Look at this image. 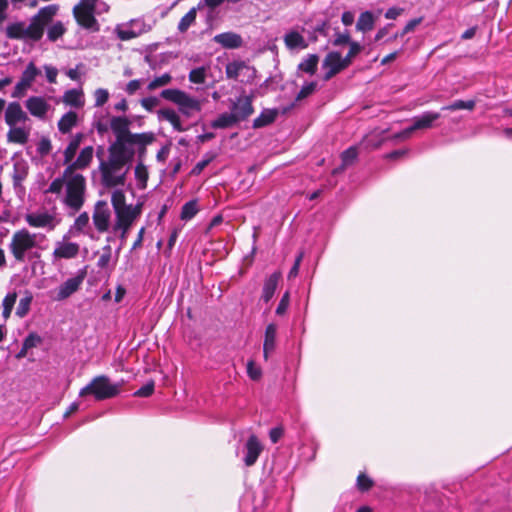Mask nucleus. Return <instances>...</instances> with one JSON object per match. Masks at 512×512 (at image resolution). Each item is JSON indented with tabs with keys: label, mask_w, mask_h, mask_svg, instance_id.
I'll list each match as a JSON object with an SVG mask.
<instances>
[{
	"label": "nucleus",
	"mask_w": 512,
	"mask_h": 512,
	"mask_svg": "<svg viewBox=\"0 0 512 512\" xmlns=\"http://www.w3.org/2000/svg\"><path fill=\"white\" fill-rule=\"evenodd\" d=\"M189 81L195 84H203L206 79V68L197 67L189 72Z\"/></svg>",
	"instance_id": "8fccbe9b"
},
{
	"label": "nucleus",
	"mask_w": 512,
	"mask_h": 512,
	"mask_svg": "<svg viewBox=\"0 0 512 512\" xmlns=\"http://www.w3.org/2000/svg\"><path fill=\"white\" fill-rule=\"evenodd\" d=\"M28 164L24 160H17L13 164L12 179L14 188L17 189L22 186V182L28 176Z\"/></svg>",
	"instance_id": "c85d7f7f"
},
{
	"label": "nucleus",
	"mask_w": 512,
	"mask_h": 512,
	"mask_svg": "<svg viewBox=\"0 0 512 512\" xmlns=\"http://www.w3.org/2000/svg\"><path fill=\"white\" fill-rule=\"evenodd\" d=\"M285 46L289 50L306 49L308 43L303 35L297 30L288 31L283 37Z\"/></svg>",
	"instance_id": "bb28decb"
},
{
	"label": "nucleus",
	"mask_w": 512,
	"mask_h": 512,
	"mask_svg": "<svg viewBox=\"0 0 512 512\" xmlns=\"http://www.w3.org/2000/svg\"><path fill=\"white\" fill-rule=\"evenodd\" d=\"M66 29L62 22L58 21L53 23L47 31V37L50 41H56L59 39L64 33Z\"/></svg>",
	"instance_id": "09e8293b"
},
{
	"label": "nucleus",
	"mask_w": 512,
	"mask_h": 512,
	"mask_svg": "<svg viewBox=\"0 0 512 512\" xmlns=\"http://www.w3.org/2000/svg\"><path fill=\"white\" fill-rule=\"evenodd\" d=\"M255 70L244 61H232L226 65L225 73L228 79L237 80L242 74L249 73L248 77L253 74Z\"/></svg>",
	"instance_id": "b1692460"
},
{
	"label": "nucleus",
	"mask_w": 512,
	"mask_h": 512,
	"mask_svg": "<svg viewBox=\"0 0 512 512\" xmlns=\"http://www.w3.org/2000/svg\"><path fill=\"white\" fill-rule=\"evenodd\" d=\"M98 170L101 184L106 188H116L125 185L129 167L128 164L109 155L106 160H100Z\"/></svg>",
	"instance_id": "20e7f679"
},
{
	"label": "nucleus",
	"mask_w": 512,
	"mask_h": 512,
	"mask_svg": "<svg viewBox=\"0 0 512 512\" xmlns=\"http://www.w3.org/2000/svg\"><path fill=\"white\" fill-rule=\"evenodd\" d=\"M475 105H476L475 100H467V101L456 100L449 105L443 106L441 109L447 110V111H456V110H461V109H467V110L471 111L475 108Z\"/></svg>",
	"instance_id": "49530a36"
},
{
	"label": "nucleus",
	"mask_w": 512,
	"mask_h": 512,
	"mask_svg": "<svg viewBox=\"0 0 512 512\" xmlns=\"http://www.w3.org/2000/svg\"><path fill=\"white\" fill-rule=\"evenodd\" d=\"M134 174L138 187L140 189H145L148 181V171L142 162H139L135 166Z\"/></svg>",
	"instance_id": "a18cd8bd"
},
{
	"label": "nucleus",
	"mask_w": 512,
	"mask_h": 512,
	"mask_svg": "<svg viewBox=\"0 0 512 512\" xmlns=\"http://www.w3.org/2000/svg\"><path fill=\"white\" fill-rule=\"evenodd\" d=\"M32 300L33 296L31 292L26 291L25 296L20 299L18 306L16 308V315L18 317L23 318L28 314Z\"/></svg>",
	"instance_id": "37998d69"
},
{
	"label": "nucleus",
	"mask_w": 512,
	"mask_h": 512,
	"mask_svg": "<svg viewBox=\"0 0 512 512\" xmlns=\"http://www.w3.org/2000/svg\"><path fill=\"white\" fill-rule=\"evenodd\" d=\"M65 197L64 204L73 211H79L85 201L86 180L83 175L79 173H70L65 175Z\"/></svg>",
	"instance_id": "39448f33"
},
{
	"label": "nucleus",
	"mask_w": 512,
	"mask_h": 512,
	"mask_svg": "<svg viewBox=\"0 0 512 512\" xmlns=\"http://www.w3.org/2000/svg\"><path fill=\"white\" fill-rule=\"evenodd\" d=\"M161 97L178 106L179 112L186 117H192L202 109L201 101L190 96L185 91L176 88L164 89Z\"/></svg>",
	"instance_id": "0eeeda50"
},
{
	"label": "nucleus",
	"mask_w": 512,
	"mask_h": 512,
	"mask_svg": "<svg viewBox=\"0 0 512 512\" xmlns=\"http://www.w3.org/2000/svg\"><path fill=\"white\" fill-rule=\"evenodd\" d=\"M76 123H77L76 112L68 111L58 121V129L61 133L66 134L71 131V129L76 125Z\"/></svg>",
	"instance_id": "7c9ffc66"
},
{
	"label": "nucleus",
	"mask_w": 512,
	"mask_h": 512,
	"mask_svg": "<svg viewBox=\"0 0 512 512\" xmlns=\"http://www.w3.org/2000/svg\"><path fill=\"white\" fill-rule=\"evenodd\" d=\"M254 112L252 98L247 95H241L235 100H231L230 113L238 122L246 120Z\"/></svg>",
	"instance_id": "4468645a"
},
{
	"label": "nucleus",
	"mask_w": 512,
	"mask_h": 512,
	"mask_svg": "<svg viewBox=\"0 0 512 512\" xmlns=\"http://www.w3.org/2000/svg\"><path fill=\"white\" fill-rule=\"evenodd\" d=\"M327 30H328V21L327 20H320L316 23L315 26L309 28V29H306V28H302V31L303 32H307L308 35H309V38L312 40V41H316L317 38H318V34L320 35H323V36H326L327 35Z\"/></svg>",
	"instance_id": "4c0bfd02"
},
{
	"label": "nucleus",
	"mask_w": 512,
	"mask_h": 512,
	"mask_svg": "<svg viewBox=\"0 0 512 512\" xmlns=\"http://www.w3.org/2000/svg\"><path fill=\"white\" fill-rule=\"evenodd\" d=\"M172 81V76L170 73H164L162 74L161 76H157L155 77L153 80H151L148 85H147V89L149 91H153V90H156L160 87H163V86H166L168 84H170Z\"/></svg>",
	"instance_id": "de8ad7c7"
},
{
	"label": "nucleus",
	"mask_w": 512,
	"mask_h": 512,
	"mask_svg": "<svg viewBox=\"0 0 512 512\" xmlns=\"http://www.w3.org/2000/svg\"><path fill=\"white\" fill-rule=\"evenodd\" d=\"M81 140H82V134H77L73 137V139L69 142V144L65 148L64 162L66 164L70 163L74 159L76 152L79 148V145L81 143Z\"/></svg>",
	"instance_id": "e433bc0d"
},
{
	"label": "nucleus",
	"mask_w": 512,
	"mask_h": 512,
	"mask_svg": "<svg viewBox=\"0 0 512 512\" xmlns=\"http://www.w3.org/2000/svg\"><path fill=\"white\" fill-rule=\"evenodd\" d=\"M62 102L74 108H81L84 103V94L81 89H69L64 92Z\"/></svg>",
	"instance_id": "c756f323"
},
{
	"label": "nucleus",
	"mask_w": 512,
	"mask_h": 512,
	"mask_svg": "<svg viewBox=\"0 0 512 512\" xmlns=\"http://www.w3.org/2000/svg\"><path fill=\"white\" fill-rule=\"evenodd\" d=\"M142 80L141 79H134L127 83L125 87V92L128 95H133L136 93V91L141 87Z\"/></svg>",
	"instance_id": "774afa93"
},
{
	"label": "nucleus",
	"mask_w": 512,
	"mask_h": 512,
	"mask_svg": "<svg viewBox=\"0 0 512 512\" xmlns=\"http://www.w3.org/2000/svg\"><path fill=\"white\" fill-rule=\"evenodd\" d=\"M25 107L30 115L44 120L50 109V104L41 96H31L25 101Z\"/></svg>",
	"instance_id": "aec40b11"
},
{
	"label": "nucleus",
	"mask_w": 512,
	"mask_h": 512,
	"mask_svg": "<svg viewBox=\"0 0 512 512\" xmlns=\"http://www.w3.org/2000/svg\"><path fill=\"white\" fill-rule=\"evenodd\" d=\"M277 111L275 110H264L261 114L253 120L254 128H262L271 123L276 119Z\"/></svg>",
	"instance_id": "c9c22d12"
},
{
	"label": "nucleus",
	"mask_w": 512,
	"mask_h": 512,
	"mask_svg": "<svg viewBox=\"0 0 512 512\" xmlns=\"http://www.w3.org/2000/svg\"><path fill=\"white\" fill-rule=\"evenodd\" d=\"M319 58L316 54H310L307 58L303 59V61L299 64L298 68L308 74H314Z\"/></svg>",
	"instance_id": "c03bdc74"
},
{
	"label": "nucleus",
	"mask_w": 512,
	"mask_h": 512,
	"mask_svg": "<svg viewBox=\"0 0 512 512\" xmlns=\"http://www.w3.org/2000/svg\"><path fill=\"white\" fill-rule=\"evenodd\" d=\"M94 154V148L92 146H86L84 147L78 157L74 160L68 163V166L66 167L65 175H69L70 173H76L75 170L77 169H85L87 168L90 163L92 162Z\"/></svg>",
	"instance_id": "412c9836"
},
{
	"label": "nucleus",
	"mask_w": 512,
	"mask_h": 512,
	"mask_svg": "<svg viewBox=\"0 0 512 512\" xmlns=\"http://www.w3.org/2000/svg\"><path fill=\"white\" fill-rule=\"evenodd\" d=\"M214 42L226 49H237L242 46V37L234 32H224L214 36Z\"/></svg>",
	"instance_id": "5701e85b"
},
{
	"label": "nucleus",
	"mask_w": 512,
	"mask_h": 512,
	"mask_svg": "<svg viewBox=\"0 0 512 512\" xmlns=\"http://www.w3.org/2000/svg\"><path fill=\"white\" fill-rule=\"evenodd\" d=\"M112 262V247L106 244L102 247V252L97 260V267L99 269H107L110 267Z\"/></svg>",
	"instance_id": "58836bf2"
},
{
	"label": "nucleus",
	"mask_w": 512,
	"mask_h": 512,
	"mask_svg": "<svg viewBox=\"0 0 512 512\" xmlns=\"http://www.w3.org/2000/svg\"><path fill=\"white\" fill-rule=\"evenodd\" d=\"M150 30V26L143 19H132L128 23L116 27L117 37L122 41L131 40Z\"/></svg>",
	"instance_id": "9b49d317"
},
{
	"label": "nucleus",
	"mask_w": 512,
	"mask_h": 512,
	"mask_svg": "<svg viewBox=\"0 0 512 512\" xmlns=\"http://www.w3.org/2000/svg\"><path fill=\"white\" fill-rule=\"evenodd\" d=\"M247 374L252 380H259L261 378L262 371L261 368L251 360L247 363Z\"/></svg>",
	"instance_id": "680f3d73"
},
{
	"label": "nucleus",
	"mask_w": 512,
	"mask_h": 512,
	"mask_svg": "<svg viewBox=\"0 0 512 512\" xmlns=\"http://www.w3.org/2000/svg\"><path fill=\"white\" fill-rule=\"evenodd\" d=\"M375 24V18L370 11H365L360 14L357 23L356 28L359 31L367 32L373 29Z\"/></svg>",
	"instance_id": "f704fd0d"
},
{
	"label": "nucleus",
	"mask_w": 512,
	"mask_h": 512,
	"mask_svg": "<svg viewBox=\"0 0 512 512\" xmlns=\"http://www.w3.org/2000/svg\"><path fill=\"white\" fill-rule=\"evenodd\" d=\"M120 388L119 383H112L109 377L99 375L80 390L79 396L83 397L90 394L96 401H102L116 397L120 393Z\"/></svg>",
	"instance_id": "423d86ee"
},
{
	"label": "nucleus",
	"mask_w": 512,
	"mask_h": 512,
	"mask_svg": "<svg viewBox=\"0 0 512 512\" xmlns=\"http://www.w3.org/2000/svg\"><path fill=\"white\" fill-rule=\"evenodd\" d=\"M95 106L102 107L109 99V92L107 89L98 88L94 92Z\"/></svg>",
	"instance_id": "5fc2aeb1"
},
{
	"label": "nucleus",
	"mask_w": 512,
	"mask_h": 512,
	"mask_svg": "<svg viewBox=\"0 0 512 512\" xmlns=\"http://www.w3.org/2000/svg\"><path fill=\"white\" fill-rule=\"evenodd\" d=\"M158 117L161 120H165L169 122L173 129L178 132L185 131V127L182 125L180 116L178 113L172 108H162L158 111Z\"/></svg>",
	"instance_id": "cd10ccee"
},
{
	"label": "nucleus",
	"mask_w": 512,
	"mask_h": 512,
	"mask_svg": "<svg viewBox=\"0 0 512 512\" xmlns=\"http://www.w3.org/2000/svg\"><path fill=\"white\" fill-rule=\"evenodd\" d=\"M323 67L327 68L324 79L329 80L342 70L348 67L347 62L339 52H330L324 59Z\"/></svg>",
	"instance_id": "f3484780"
},
{
	"label": "nucleus",
	"mask_w": 512,
	"mask_h": 512,
	"mask_svg": "<svg viewBox=\"0 0 512 512\" xmlns=\"http://www.w3.org/2000/svg\"><path fill=\"white\" fill-rule=\"evenodd\" d=\"M4 120L8 127L23 124L30 121L27 113L22 109L19 102H10L4 111Z\"/></svg>",
	"instance_id": "2eb2a0df"
},
{
	"label": "nucleus",
	"mask_w": 512,
	"mask_h": 512,
	"mask_svg": "<svg viewBox=\"0 0 512 512\" xmlns=\"http://www.w3.org/2000/svg\"><path fill=\"white\" fill-rule=\"evenodd\" d=\"M58 5L51 4L41 8L38 13L33 16L29 24H25L24 41H39L44 33V29L51 21L52 17L57 13Z\"/></svg>",
	"instance_id": "6e6552de"
},
{
	"label": "nucleus",
	"mask_w": 512,
	"mask_h": 512,
	"mask_svg": "<svg viewBox=\"0 0 512 512\" xmlns=\"http://www.w3.org/2000/svg\"><path fill=\"white\" fill-rule=\"evenodd\" d=\"M40 70L36 67V65L33 62H30L24 71L22 72L20 81L29 88L33 84V82L36 80V77L40 75Z\"/></svg>",
	"instance_id": "72a5a7b5"
},
{
	"label": "nucleus",
	"mask_w": 512,
	"mask_h": 512,
	"mask_svg": "<svg viewBox=\"0 0 512 512\" xmlns=\"http://www.w3.org/2000/svg\"><path fill=\"white\" fill-rule=\"evenodd\" d=\"M99 0H80L73 8V15L77 23L90 30H98V24L95 19V7Z\"/></svg>",
	"instance_id": "1a4fd4ad"
},
{
	"label": "nucleus",
	"mask_w": 512,
	"mask_h": 512,
	"mask_svg": "<svg viewBox=\"0 0 512 512\" xmlns=\"http://www.w3.org/2000/svg\"><path fill=\"white\" fill-rule=\"evenodd\" d=\"M277 337V326L270 323L265 328L264 342H263V357L267 361L270 355L275 351Z\"/></svg>",
	"instance_id": "4be33fe9"
},
{
	"label": "nucleus",
	"mask_w": 512,
	"mask_h": 512,
	"mask_svg": "<svg viewBox=\"0 0 512 512\" xmlns=\"http://www.w3.org/2000/svg\"><path fill=\"white\" fill-rule=\"evenodd\" d=\"M216 157V154L213 152H208L204 155L203 159L200 160L192 169V173L194 175H199L204 168L209 165Z\"/></svg>",
	"instance_id": "3c124183"
},
{
	"label": "nucleus",
	"mask_w": 512,
	"mask_h": 512,
	"mask_svg": "<svg viewBox=\"0 0 512 512\" xmlns=\"http://www.w3.org/2000/svg\"><path fill=\"white\" fill-rule=\"evenodd\" d=\"M41 343V337L36 333H30L23 341L24 350H30Z\"/></svg>",
	"instance_id": "052dcab7"
},
{
	"label": "nucleus",
	"mask_w": 512,
	"mask_h": 512,
	"mask_svg": "<svg viewBox=\"0 0 512 512\" xmlns=\"http://www.w3.org/2000/svg\"><path fill=\"white\" fill-rule=\"evenodd\" d=\"M350 49L345 57L343 59L345 62H347V65L349 66L351 64L352 58L355 57L362 49L361 45L357 42H351Z\"/></svg>",
	"instance_id": "69168bd1"
},
{
	"label": "nucleus",
	"mask_w": 512,
	"mask_h": 512,
	"mask_svg": "<svg viewBox=\"0 0 512 512\" xmlns=\"http://www.w3.org/2000/svg\"><path fill=\"white\" fill-rule=\"evenodd\" d=\"M25 22H15L7 26L6 34L11 39H24Z\"/></svg>",
	"instance_id": "a19ab883"
},
{
	"label": "nucleus",
	"mask_w": 512,
	"mask_h": 512,
	"mask_svg": "<svg viewBox=\"0 0 512 512\" xmlns=\"http://www.w3.org/2000/svg\"><path fill=\"white\" fill-rule=\"evenodd\" d=\"M239 123L231 113H222L211 122V127L214 129H225L232 127Z\"/></svg>",
	"instance_id": "473e14b6"
},
{
	"label": "nucleus",
	"mask_w": 512,
	"mask_h": 512,
	"mask_svg": "<svg viewBox=\"0 0 512 512\" xmlns=\"http://www.w3.org/2000/svg\"><path fill=\"white\" fill-rule=\"evenodd\" d=\"M90 217L87 212L81 213L74 222V227L80 232H84L85 228L88 227Z\"/></svg>",
	"instance_id": "6e6d98bb"
},
{
	"label": "nucleus",
	"mask_w": 512,
	"mask_h": 512,
	"mask_svg": "<svg viewBox=\"0 0 512 512\" xmlns=\"http://www.w3.org/2000/svg\"><path fill=\"white\" fill-rule=\"evenodd\" d=\"M280 279L281 273L278 271L272 273L269 277L265 279L261 295V299L265 303H268L273 298Z\"/></svg>",
	"instance_id": "a878e982"
},
{
	"label": "nucleus",
	"mask_w": 512,
	"mask_h": 512,
	"mask_svg": "<svg viewBox=\"0 0 512 512\" xmlns=\"http://www.w3.org/2000/svg\"><path fill=\"white\" fill-rule=\"evenodd\" d=\"M440 118V113L435 111H425L421 115L412 119V125L402 130L397 137L407 139L416 130L430 129L434 126V122Z\"/></svg>",
	"instance_id": "9d476101"
},
{
	"label": "nucleus",
	"mask_w": 512,
	"mask_h": 512,
	"mask_svg": "<svg viewBox=\"0 0 512 512\" xmlns=\"http://www.w3.org/2000/svg\"><path fill=\"white\" fill-rule=\"evenodd\" d=\"M154 392V382L150 381L146 383L144 386L139 388L137 391L134 392V396L137 397H149Z\"/></svg>",
	"instance_id": "0e129e2a"
},
{
	"label": "nucleus",
	"mask_w": 512,
	"mask_h": 512,
	"mask_svg": "<svg viewBox=\"0 0 512 512\" xmlns=\"http://www.w3.org/2000/svg\"><path fill=\"white\" fill-rule=\"evenodd\" d=\"M263 451V445L256 435H251L244 446L243 462L245 466H253Z\"/></svg>",
	"instance_id": "dca6fc26"
},
{
	"label": "nucleus",
	"mask_w": 512,
	"mask_h": 512,
	"mask_svg": "<svg viewBox=\"0 0 512 512\" xmlns=\"http://www.w3.org/2000/svg\"><path fill=\"white\" fill-rule=\"evenodd\" d=\"M199 8L192 7L179 21L177 29L180 33H185L196 22L197 11Z\"/></svg>",
	"instance_id": "2f4dec72"
},
{
	"label": "nucleus",
	"mask_w": 512,
	"mask_h": 512,
	"mask_svg": "<svg viewBox=\"0 0 512 512\" xmlns=\"http://www.w3.org/2000/svg\"><path fill=\"white\" fill-rule=\"evenodd\" d=\"M141 106L147 110L148 112H152L154 108L158 105V99L156 97L150 96L141 99Z\"/></svg>",
	"instance_id": "338daca9"
},
{
	"label": "nucleus",
	"mask_w": 512,
	"mask_h": 512,
	"mask_svg": "<svg viewBox=\"0 0 512 512\" xmlns=\"http://www.w3.org/2000/svg\"><path fill=\"white\" fill-rule=\"evenodd\" d=\"M111 205L115 216L113 221L112 211L108 202L98 200L93 208L92 222L98 233L112 232L114 236H118L120 240L116 250V255L118 256L126 243L130 229L142 214L143 204H127L125 191L116 188L111 193Z\"/></svg>",
	"instance_id": "f257e3e1"
},
{
	"label": "nucleus",
	"mask_w": 512,
	"mask_h": 512,
	"mask_svg": "<svg viewBox=\"0 0 512 512\" xmlns=\"http://www.w3.org/2000/svg\"><path fill=\"white\" fill-rule=\"evenodd\" d=\"M27 224L34 228H43L52 231L58 225L59 220L56 215L48 211H37L28 213L25 216Z\"/></svg>",
	"instance_id": "ddd939ff"
},
{
	"label": "nucleus",
	"mask_w": 512,
	"mask_h": 512,
	"mask_svg": "<svg viewBox=\"0 0 512 512\" xmlns=\"http://www.w3.org/2000/svg\"><path fill=\"white\" fill-rule=\"evenodd\" d=\"M47 247V237L42 233H31L26 228L14 232L8 249L17 262H32L41 257Z\"/></svg>",
	"instance_id": "f03ea898"
},
{
	"label": "nucleus",
	"mask_w": 512,
	"mask_h": 512,
	"mask_svg": "<svg viewBox=\"0 0 512 512\" xmlns=\"http://www.w3.org/2000/svg\"><path fill=\"white\" fill-rule=\"evenodd\" d=\"M199 208L196 200L186 202L181 209L180 218L184 221H189L198 213Z\"/></svg>",
	"instance_id": "ea45409f"
},
{
	"label": "nucleus",
	"mask_w": 512,
	"mask_h": 512,
	"mask_svg": "<svg viewBox=\"0 0 512 512\" xmlns=\"http://www.w3.org/2000/svg\"><path fill=\"white\" fill-rule=\"evenodd\" d=\"M154 141V134L151 132L137 133L115 140L109 147V155L129 164L135 155V146L151 144Z\"/></svg>",
	"instance_id": "7ed1b4c3"
},
{
	"label": "nucleus",
	"mask_w": 512,
	"mask_h": 512,
	"mask_svg": "<svg viewBox=\"0 0 512 512\" xmlns=\"http://www.w3.org/2000/svg\"><path fill=\"white\" fill-rule=\"evenodd\" d=\"M64 184H65L64 176L55 178L50 183V185H49V187L47 189V192L54 193V194H59L62 191Z\"/></svg>",
	"instance_id": "e2e57ef3"
},
{
	"label": "nucleus",
	"mask_w": 512,
	"mask_h": 512,
	"mask_svg": "<svg viewBox=\"0 0 512 512\" xmlns=\"http://www.w3.org/2000/svg\"><path fill=\"white\" fill-rule=\"evenodd\" d=\"M80 245L76 242L69 241V237L64 235L62 240L55 243L52 252V262L55 263L59 260L74 259L79 255Z\"/></svg>",
	"instance_id": "f8f14e48"
},
{
	"label": "nucleus",
	"mask_w": 512,
	"mask_h": 512,
	"mask_svg": "<svg viewBox=\"0 0 512 512\" xmlns=\"http://www.w3.org/2000/svg\"><path fill=\"white\" fill-rule=\"evenodd\" d=\"M422 22V17L411 19L404 26L402 32L400 34H395L391 39H396L398 36H404L410 32H412L420 23Z\"/></svg>",
	"instance_id": "4d7b16f0"
},
{
	"label": "nucleus",
	"mask_w": 512,
	"mask_h": 512,
	"mask_svg": "<svg viewBox=\"0 0 512 512\" xmlns=\"http://www.w3.org/2000/svg\"><path fill=\"white\" fill-rule=\"evenodd\" d=\"M84 280V274H79L77 276L71 277L64 281L55 291L56 295L54 296V300L63 301L73 295L80 286L82 285Z\"/></svg>",
	"instance_id": "a211bd4d"
},
{
	"label": "nucleus",
	"mask_w": 512,
	"mask_h": 512,
	"mask_svg": "<svg viewBox=\"0 0 512 512\" xmlns=\"http://www.w3.org/2000/svg\"><path fill=\"white\" fill-rule=\"evenodd\" d=\"M290 304V294L288 291H286L283 296L281 297L278 306L276 308V314L277 315H284L289 307Z\"/></svg>",
	"instance_id": "13d9d810"
},
{
	"label": "nucleus",
	"mask_w": 512,
	"mask_h": 512,
	"mask_svg": "<svg viewBox=\"0 0 512 512\" xmlns=\"http://www.w3.org/2000/svg\"><path fill=\"white\" fill-rule=\"evenodd\" d=\"M358 156L357 149L355 147H349L341 154L343 166L352 164Z\"/></svg>",
	"instance_id": "603ef678"
},
{
	"label": "nucleus",
	"mask_w": 512,
	"mask_h": 512,
	"mask_svg": "<svg viewBox=\"0 0 512 512\" xmlns=\"http://www.w3.org/2000/svg\"><path fill=\"white\" fill-rule=\"evenodd\" d=\"M317 88V83L315 81L306 82L300 89V91L297 94V99L301 100L308 96H310L312 93L315 92Z\"/></svg>",
	"instance_id": "864d4df0"
},
{
	"label": "nucleus",
	"mask_w": 512,
	"mask_h": 512,
	"mask_svg": "<svg viewBox=\"0 0 512 512\" xmlns=\"http://www.w3.org/2000/svg\"><path fill=\"white\" fill-rule=\"evenodd\" d=\"M17 300L16 292H9L2 301V316L6 320L10 317L12 309Z\"/></svg>",
	"instance_id": "79ce46f5"
},
{
	"label": "nucleus",
	"mask_w": 512,
	"mask_h": 512,
	"mask_svg": "<svg viewBox=\"0 0 512 512\" xmlns=\"http://www.w3.org/2000/svg\"><path fill=\"white\" fill-rule=\"evenodd\" d=\"M129 125L130 121L125 117L114 116L111 118L110 128L115 135V140L135 134L129 131Z\"/></svg>",
	"instance_id": "393cba45"
},
{
	"label": "nucleus",
	"mask_w": 512,
	"mask_h": 512,
	"mask_svg": "<svg viewBox=\"0 0 512 512\" xmlns=\"http://www.w3.org/2000/svg\"><path fill=\"white\" fill-rule=\"evenodd\" d=\"M373 486V481L371 478L366 476L365 474H359L357 477V488L364 492L368 491Z\"/></svg>",
	"instance_id": "bf43d9fd"
},
{
	"label": "nucleus",
	"mask_w": 512,
	"mask_h": 512,
	"mask_svg": "<svg viewBox=\"0 0 512 512\" xmlns=\"http://www.w3.org/2000/svg\"><path fill=\"white\" fill-rule=\"evenodd\" d=\"M31 125L29 122L9 127L6 137L9 143L25 145L30 138Z\"/></svg>",
	"instance_id": "6ab92c4d"
}]
</instances>
